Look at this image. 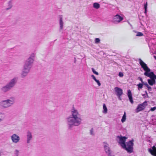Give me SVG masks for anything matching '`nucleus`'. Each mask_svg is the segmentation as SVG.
<instances>
[{"mask_svg":"<svg viewBox=\"0 0 156 156\" xmlns=\"http://www.w3.org/2000/svg\"><path fill=\"white\" fill-rule=\"evenodd\" d=\"M71 115L66 118V123L68 129H73L74 126H78L81 122L82 119L80 117L78 111L73 106L71 111Z\"/></svg>","mask_w":156,"mask_h":156,"instance_id":"f257e3e1","label":"nucleus"},{"mask_svg":"<svg viewBox=\"0 0 156 156\" xmlns=\"http://www.w3.org/2000/svg\"><path fill=\"white\" fill-rule=\"evenodd\" d=\"M34 53H32L25 62L21 74L22 78L27 76L30 72L34 60Z\"/></svg>","mask_w":156,"mask_h":156,"instance_id":"f03ea898","label":"nucleus"},{"mask_svg":"<svg viewBox=\"0 0 156 156\" xmlns=\"http://www.w3.org/2000/svg\"><path fill=\"white\" fill-rule=\"evenodd\" d=\"M18 80V78L14 77L6 85L3 86L1 88V90L4 93H6L12 90L16 85Z\"/></svg>","mask_w":156,"mask_h":156,"instance_id":"7ed1b4c3","label":"nucleus"},{"mask_svg":"<svg viewBox=\"0 0 156 156\" xmlns=\"http://www.w3.org/2000/svg\"><path fill=\"white\" fill-rule=\"evenodd\" d=\"M10 99L2 100L0 102V107L3 108H5L11 106L14 103L15 98H11Z\"/></svg>","mask_w":156,"mask_h":156,"instance_id":"20e7f679","label":"nucleus"},{"mask_svg":"<svg viewBox=\"0 0 156 156\" xmlns=\"http://www.w3.org/2000/svg\"><path fill=\"white\" fill-rule=\"evenodd\" d=\"M134 140L132 139L129 141L123 146L122 148L125 150L129 153H131L133 151V143Z\"/></svg>","mask_w":156,"mask_h":156,"instance_id":"39448f33","label":"nucleus"},{"mask_svg":"<svg viewBox=\"0 0 156 156\" xmlns=\"http://www.w3.org/2000/svg\"><path fill=\"white\" fill-rule=\"evenodd\" d=\"M139 63L141 66V68L143 69L145 71L144 74L146 76H149V74L151 72L150 69L148 67L147 65L140 58L139 59Z\"/></svg>","mask_w":156,"mask_h":156,"instance_id":"423d86ee","label":"nucleus"},{"mask_svg":"<svg viewBox=\"0 0 156 156\" xmlns=\"http://www.w3.org/2000/svg\"><path fill=\"white\" fill-rule=\"evenodd\" d=\"M123 20V18L118 14L114 16L112 22L115 23H118Z\"/></svg>","mask_w":156,"mask_h":156,"instance_id":"0eeeda50","label":"nucleus"},{"mask_svg":"<svg viewBox=\"0 0 156 156\" xmlns=\"http://www.w3.org/2000/svg\"><path fill=\"white\" fill-rule=\"evenodd\" d=\"M117 137L119 139V141L118 143L122 147L126 144L125 142L127 137L126 136H117Z\"/></svg>","mask_w":156,"mask_h":156,"instance_id":"6e6552de","label":"nucleus"},{"mask_svg":"<svg viewBox=\"0 0 156 156\" xmlns=\"http://www.w3.org/2000/svg\"><path fill=\"white\" fill-rule=\"evenodd\" d=\"M150 72L149 74V76H147L150 78L147 80V81L149 84L151 86H152L155 83V80L153 75L150 74Z\"/></svg>","mask_w":156,"mask_h":156,"instance_id":"1a4fd4ad","label":"nucleus"},{"mask_svg":"<svg viewBox=\"0 0 156 156\" xmlns=\"http://www.w3.org/2000/svg\"><path fill=\"white\" fill-rule=\"evenodd\" d=\"M11 139L12 142L15 143H17L20 140V137L15 134H13L11 136Z\"/></svg>","mask_w":156,"mask_h":156,"instance_id":"9d476101","label":"nucleus"},{"mask_svg":"<svg viewBox=\"0 0 156 156\" xmlns=\"http://www.w3.org/2000/svg\"><path fill=\"white\" fill-rule=\"evenodd\" d=\"M33 136L31 133L29 131H28L27 134V143L29 144L32 139Z\"/></svg>","mask_w":156,"mask_h":156,"instance_id":"9b49d317","label":"nucleus"},{"mask_svg":"<svg viewBox=\"0 0 156 156\" xmlns=\"http://www.w3.org/2000/svg\"><path fill=\"white\" fill-rule=\"evenodd\" d=\"M114 90L117 96H121L123 94L122 90L120 88L115 87Z\"/></svg>","mask_w":156,"mask_h":156,"instance_id":"f8f14e48","label":"nucleus"},{"mask_svg":"<svg viewBox=\"0 0 156 156\" xmlns=\"http://www.w3.org/2000/svg\"><path fill=\"white\" fill-rule=\"evenodd\" d=\"M103 144H104L103 147L104 150L106 153L107 154L108 152L111 151L109 147V144H108L107 142H103Z\"/></svg>","mask_w":156,"mask_h":156,"instance_id":"ddd939ff","label":"nucleus"},{"mask_svg":"<svg viewBox=\"0 0 156 156\" xmlns=\"http://www.w3.org/2000/svg\"><path fill=\"white\" fill-rule=\"evenodd\" d=\"M148 151L151 155L153 156H156V147L155 146H153L152 149L149 148Z\"/></svg>","mask_w":156,"mask_h":156,"instance_id":"4468645a","label":"nucleus"},{"mask_svg":"<svg viewBox=\"0 0 156 156\" xmlns=\"http://www.w3.org/2000/svg\"><path fill=\"white\" fill-rule=\"evenodd\" d=\"M127 96L129 98V101L132 104L133 103V99L131 92L130 90H127Z\"/></svg>","mask_w":156,"mask_h":156,"instance_id":"2eb2a0df","label":"nucleus"},{"mask_svg":"<svg viewBox=\"0 0 156 156\" xmlns=\"http://www.w3.org/2000/svg\"><path fill=\"white\" fill-rule=\"evenodd\" d=\"M63 22L62 21V18L61 16L59 17V25H60V30L63 29Z\"/></svg>","mask_w":156,"mask_h":156,"instance_id":"dca6fc26","label":"nucleus"},{"mask_svg":"<svg viewBox=\"0 0 156 156\" xmlns=\"http://www.w3.org/2000/svg\"><path fill=\"white\" fill-rule=\"evenodd\" d=\"M144 109L143 107L140 105H139L136 109V113H138L140 111L144 110Z\"/></svg>","mask_w":156,"mask_h":156,"instance_id":"f3484780","label":"nucleus"},{"mask_svg":"<svg viewBox=\"0 0 156 156\" xmlns=\"http://www.w3.org/2000/svg\"><path fill=\"white\" fill-rule=\"evenodd\" d=\"M12 1L10 0L9 2H8V8H7L6 9V10H7L9 9H10L12 7Z\"/></svg>","mask_w":156,"mask_h":156,"instance_id":"a211bd4d","label":"nucleus"},{"mask_svg":"<svg viewBox=\"0 0 156 156\" xmlns=\"http://www.w3.org/2000/svg\"><path fill=\"white\" fill-rule=\"evenodd\" d=\"M126 119V114L125 112H124V114L122 117V119H121V121L122 123L125 122Z\"/></svg>","mask_w":156,"mask_h":156,"instance_id":"6ab92c4d","label":"nucleus"},{"mask_svg":"<svg viewBox=\"0 0 156 156\" xmlns=\"http://www.w3.org/2000/svg\"><path fill=\"white\" fill-rule=\"evenodd\" d=\"M93 7L96 9H98L100 8V5L97 2H95L93 4Z\"/></svg>","mask_w":156,"mask_h":156,"instance_id":"aec40b11","label":"nucleus"},{"mask_svg":"<svg viewBox=\"0 0 156 156\" xmlns=\"http://www.w3.org/2000/svg\"><path fill=\"white\" fill-rule=\"evenodd\" d=\"M103 113H106L107 112L108 110L105 104L104 103L103 105Z\"/></svg>","mask_w":156,"mask_h":156,"instance_id":"412c9836","label":"nucleus"},{"mask_svg":"<svg viewBox=\"0 0 156 156\" xmlns=\"http://www.w3.org/2000/svg\"><path fill=\"white\" fill-rule=\"evenodd\" d=\"M140 105H141L144 108H145V107L147 105V102L146 101L144 102L143 103L140 104Z\"/></svg>","mask_w":156,"mask_h":156,"instance_id":"4be33fe9","label":"nucleus"},{"mask_svg":"<svg viewBox=\"0 0 156 156\" xmlns=\"http://www.w3.org/2000/svg\"><path fill=\"white\" fill-rule=\"evenodd\" d=\"M143 83H140L137 85L138 87V90H140V89H142L143 87Z\"/></svg>","mask_w":156,"mask_h":156,"instance_id":"5701e85b","label":"nucleus"},{"mask_svg":"<svg viewBox=\"0 0 156 156\" xmlns=\"http://www.w3.org/2000/svg\"><path fill=\"white\" fill-rule=\"evenodd\" d=\"M135 32L137 33V34L136 35V36L140 37V36H142L143 35V34L141 32H136V31H135Z\"/></svg>","mask_w":156,"mask_h":156,"instance_id":"b1692460","label":"nucleus"},{"mask_svg":"<svg viewBox=\"0 0 156 156\" xmlns=\"http://www.w3.org/2000/svg\"><path fill=\"white\" fill-rule=\"evenodd\" d=\"M100 40L99 38H95V42L96 44H98L100 43Z\"/></svg>","mask_w":156,"mask_h":156,"instance_id":"393cba45","label":"nucleus"},{"mask_svg":"<svg viewBox=\"0 0 156 156\" xmlns=\"http://www.w3.org/2000/svg\"><path fill=\"white\" fill-rule=\"evenodd\" d=\"M91 70H92V72H93V73H94V74H95L97 75H98L99 74H98V72H96L94 68H92Z\"/></svg>","mask_w":156,"mask_h":156,"instance_id":"a878e982","label":"nucleus"},{"mask_svg":"<svg viewBox=\"0 0 156 156\" xmlns=\"http://www.w3.org/2000/svg\"><path fill=\"white\" fill-rule=\"evenodd\" d=\"M108 156H115L114 155L112 154L111 151H109L107 154Z\"/></svg>","mask_w":156,"mask_h":156,"instance_id":"bb28decb","label":"nucleus"},{"mask_svg":"<svg viewBox=\"0 0 156 156\" xmlns=\"http://www.w3.org/2000/svg\"><path fill=\"white\" fill-rule=\"evenodd\" d=\"M150 74L153 75V77H154L155 79H156V75H155L153 72H150Z\"/></svg>","mask_w":156,"mask_h":156,"instance_id":"cd10ccee","label":"nucleus"},{"mask_svg":"<svg viewBox=\"0 0 156 156\" xmlns=\"http://www.w3.org/2000/svg\"><path fill=\"white\" fill-rule=\"evenodd\" d=\"M95 81L97 83L98 86H101V83L97 79L96 80H95Z\"/></svg>","mask_w":156,"mask_h":156,"instance_id":"c85d7f7f","label":"nucleus"},{"mask_svg":"<svg viewBox=\"0 0 156 156\" xmlns=\"http://www.w3.org/2000/svg\"><path fill=\"white\" fill-rule=\"evenodd\" d=\"M144 9H147V2H146L144 5Z\"/></svg>","mask_w":156,"mask_h":156,"instance_id":"c756f323","label":"nucleus"},{"mask_svg":"<svg viewBox=\"0 0 156 156\" xmlns=\"http://www.w3.org/2000/svg\"><path fill=\"white\" fill-rule=\"evenodd\" d=\"M90 133L91 135H94V134L93 133V129L92 128L90 130Z\"/></svg>","mask_w":156,"mask_h":156,"instance_id":"7c9ffc66","label":"nucleus"},{"mask_svg":"<svg viewBox=\"0 0 156 156\" xmlns=\"http://www.w3.org/2000/svg\"><path fill=\"white\" fill-rule=\"evenodd\" d=\"M119 76L120 77H122L123 76V74L122 73L120 72L119 73Z\"/></svg>","mask_w":156,"mask_h":156,"instance_id":"2f4dec72","label":"nucleus"},{"mask_svg":"<svg viewBox=\"0 0 156 156\" xmlns=\"http://www.w3.org/2000/svg\"><path fill=\"white\" fill-rule=\"evenodd\" d=\"M156 109V106L153 108H151L150 110L151 111H154Z\"/></svg>","mask_w":156,"mask_h":156,"instance_id":"473e14b6","label":"nucleus"},{"mask_svg":"<svg viewBox=\"0 0 156 156\" xmlns=\"http://www.w3.org/2000/svg\"><path fill=\"white\" fill-rule=\"evenodd\" d=\"M143 85H145L147 87H149V85L147 84V83L146 82H144L143 83Z\"/></svg>","mask_w":156,"mask_h":156,"instance_id":"72a5a7b5","label":"nucleus"},{"mask_svg":"<svg viewBox=\"0 0 156 156\" xmlns=\"http://www.w3.org/2000/svg\"><path fill=\"white\" fill-rule=\"evenodd\" d=\"M138 79L140 80L141 82V83L144 82L143 80L142 79L140 76H139L138 77Z\"/></svg>","mask_w":156,"mask_h":156,"instance_id":"f704fd0d","label":"nucleus"},{"mask_svg":"<svg viewBox=\"0 0 156 156\" xmlns=\"http://www.w3.org/2000/svg\"><path fill=\"white\" fill-rule=\"evenodd\" d=\"M15 151H16L15 154H16V156H18V155H19L18 153H19V151H18L17 150H16Z\"/></svg>","mask_w":156,"mask_h":156,"instance_id":"c9c22d12","label":"nucleus"},{"mask_svg":"<svg viewBox=\"0 0 156 156\" xmlns=\"http://www.w3.org/2000/svg\"><path fill=\"white\" fill-rule=\"evenodd\" d=\"M91 77L95 81V80H97V79L95 78V76L93 75H92L91 76Z\"/></svg>","mask_w":156,"mask_h":156,"instance_id":"e433bc0d","label":"nucleus"},{"mask_svg":"<svg viewBox=\"0 0 156 156\" xmlns=\"http://www.w3.org/2000/svg\"><path fill=\"white\" fill-rule=\"evenodd\" d=\"M147 88H148V90L149 91H151L152 90V88L150 86H149V87H148Z\"/></svg>","mask_w":156,"mask_h":156,"instance_id":"4c0bfd02","label":"nucleus"},{"mask_svg":"<svg viewBox=\"0 0 156 156\" xmlns=\"http://www.w3.org/2000/svg\"><path fill=\"white\" fill-rule=\"evenodd\" d=\"M145 95H146L147 97H148V96L147 94V91H145Z\"/></svg>","mask_w":156,"mask_h":156,"instance_id":"58836bf2","label":"nucleus"},{"mask_svg":"<svg viewBox=\"0 0 156 156\" xmlns=\"http://www.w3.org/2000/svg\"><path fill=\"white\" fill-rule=\"evenodd\" d=\"M145 9L144 13L145 14H146L147 12V9Z\"/></svg>","mask_w":156,"mask_h":156,"instance_id":"ea45409f","label":"nucleus"},{"mask_svg":"<svg viewBox=\"0 0 156 156\" xmlns=\"http://www.w3.org/2000/svg\"><path fill=\"white\" fill-rule=\"evenodd\" d=\"M121 96H118V98H119V100H121Z\"/></svg>","mask_w":156,"mask_h":156,"instance_id":"a19ab883","label":"nucleus"},{"mask_svg":"<svg viewBox=\"0 0 156 156\" xmlns=\"http://www.w3.org/2000/svg\"><path fill=\"white\" fill-rule=\"evenodd\" d=\"M0 118H2V119H4V116H0Z\"/></svg>","mask_w":156,"mask_h":156,"instance_id":"79ce46f5","label":"nucleus"},{"mask_svg":"<svg viewBox=\"0 0 156 156\" xmlns=\"http://www.w3.org/2000/svg\"><path fill=\"white\" fill-rule=\"evenodd\" d=\"M76 58H74V63H76Z\"/></svg>","mask_w":156,"mask_h":156,"instance_id":"37998d69","label":"nucleus"},{"mask_svg":"<svg viewBox=\"0 0 156 156\" xmlns=\"http://www.w3.org/2000/svg\"><path fill=\"white\" fill-rule=\"evenodd\" d=\"M148 46H149V48L150 49H151V48L149 44H148Z\"/></svg>","mask_w":156,"mask_h":156,"instance_id":"c03bdc74","label":"nucleus"},{"mask_svg":"<svg viewBox=\"0 0 156 156\" xmlns=\"http://www.w3.org/2000/svg\"><path fill=\"white\" fill-rule=\"evenodd\" d=\"M150 52L151 53H152V51H151V49H150Z\"/></svg>","mask_w":156,"mask_h":156,"instance_id":"a18cd8bd","label":"nucleus"},{"mask_svg":"<svg viewBox=\"0 0 156 156\" xmlns=\"http://www.w3.org/2000/svg\"><path fill=\"white\" fill-rule=\"evenodd\" d=\"M0 114L2 115H3V116H4V114H2V113H0Z\"/></svg>","mask_w":156,"mask_h":156,"instance_id":"49530a36","label":"nucleus"},{"mask_svg":"<svg viewBox=\"0 0 156 156\" xmlns=\"http://www.w3.org/2000/svg\"><path fill=\"white\" fill-rule=\"evenodd\" d=\"M146 95L145 94H142V96H145Z\"/></svg>","mask_w":156,"mask_h":156,"instance_id":"de8ad7c7","label":"nucleus"},{"mask_svg":"<svg viewBox=\"0 0 156 156\" xmlns=\"http://www.w3.org/2000/svg\"><path fill=\"white\" fill-rule=\"evenodd\" d=\"M154 57L156 59V56H154Z\"/></svg>","mask_w":156,"mask_h":156,"instance_id":"09e8293b","label":"nucleus"},{"mask_svg":"<svg viewBox=\"0 0 156 156\" xmlns=\"http://www.w3.org/2000/svg\"><path fill=\"white\" fill-rule=\"evenodd\" d=\"M0 156H1V154L0 153Z\"/></svg>","mask_w":156,"mask_h":156,"instance_id":"8fccbe9b","label":"nucleus"},{"mask_svg":"<svg viewBox=\"0 0 156 156\" xmlns=\"http://www.w3.org/2000/svg\"><path fill=\"white\" fill-rule=\"evenodd\" d=\"M129 24H130L129 23Z\"/></svg>","mask_w":156,"mask_h":156,"instance_id":"3c124183","label":"nucleus"},{"mask_svg":"<svg viewBox=\"0 0 156 156\" xmlns=\"http://www.w3.org/2000/svg\"><path fill=\"white\" fill-rule=\"evenodd\" d=\"M154 88L156 89V87Z\"/></svg>","mask_w":156,"mask_h":156,"instance_id":"603ef678","label":"nucleus"}]
</instances>
